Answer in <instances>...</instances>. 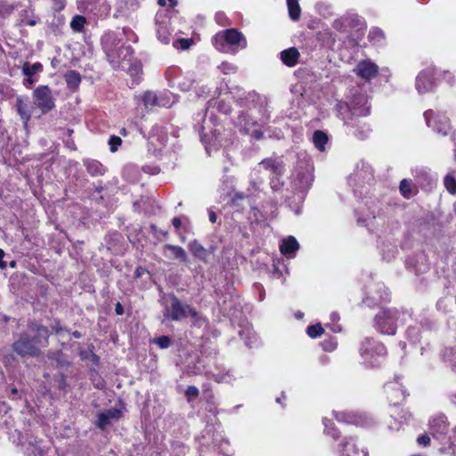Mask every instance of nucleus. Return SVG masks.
I'll use <instances>...</instances> for the list:
<instances>
[{
    "mask_svg": "<svg viewBox=\"0 0 456 456\" xmlns=\"http://www.w3.org/2000/svg\"><path fill=\"white\" fill-rule=\"evenodd\" d=\"M299 249V243L294 236L284 238L280 244L281 253L288 258H293Z\"/></svg>",
    "mask_w": 456,
    "mask_h": 456,
    "instance_id": "5701e85b",
    "label": "nucleus"
},
{
    "mask_svg": "<svg viewBox=\"0 0 456 456\" xmlns=\"http://www.w3.org/2000/svg\"><path fill=\"white\" fill-rule=\"evenodd\" d=\"M134 53V50L130 45H122L118 49V56L123 60L129 59Z\"/></svg>",
    "mask_w": 456,
    "mask_h": 456,
    "instance_id": "603ef678",
    "label": "nucleus"
},
{
    "mask_svg": "<svg viewBox=\"0 0 456 456\" xmlns=\"http://www.w3.org/2000/svg\"><path fill=\"white\" fill-rule=\"evenodd\" d=\"M411 320V314L407 311L400 312L395 308H382L375 315V329L385 335H395L399 324Z\"/></svg>",
    "mask_w": 456,
    "mask_h": 456,
    "instance_id": "f03ea898",
    "label": "nucleus"
},
{
    "mask_svg": "<svg viewBox=\"0 0 456 456\" xmlns=\"http://www.w3.org/2000/svg\"><path fill=\"white\" fill-rule=\"evenodd\" d=\"M379 291H380V296H379V300L380 302H387L389 300V293L387 291V289L383 286V285H379Z\"/></svg>",
    "mask_w": 456,
    "mask_h": 456,
    "instance_id": "774afa93",
    "label": "nucleus"
},
{
    "mask_svg": "<svg viewBox=\"0 0 456 456\" xmlns=\"http://www.w3.org/2000/svg\"><path fill=\"white\" fill-rule=\"evenodd\" d=\"M258 212H260L261 216L265 220L273 219L276 216V213H277V204L275 201L271 200V201L267 202L266 205L263 204L262 209L261 210L258 209Z\"/></svg>",
    "mask_w": 456,
    "mask_h": 456,
    "instance_id": "473e14b6",
    "label": "nucleus"
},
{
    "mask_svg": "<svg viewBox=\"0 0 456 456\" xmlns=\"http://www.w3.org/2000/svg\"><path fill=\"white\" fill-rule=\"evenodd\" d=\"M192 43L193 40L191 38H179L173 43V45L177 49L187 50L191 47Z\"/></svg>",
    "mask_w": 456,
    "mask_h": 456,
    "instance_id": "3c124183",
    "label": "nucleus"
},
{
    "mask_svg": "<svg viewBox=\"0 0 456 456\" xmlns=\"http://www.w3.org/2000/svg\"><path fill=\"white\" fill-rule=\"evenodd\" d=\"M324 332L322 326L318 323L307 327L306 333L312 338L320 337Z\"/></svg>",
    "mask_w": 456,
    "mask_h": 456,
    "instance_id": "a18cd8bd",
    "label": "nucleus"
},
{
    "mask_svg": "<svg viewBox=\"0 0 456 456\" xmlns=\"http://www.w3.org/2000/svg\"><path fill=\"white\" fill-rule=\"evenodd\" d=\"M200 395L198 387L195 386H189L185 390V396L188 402L196 399Z\"/></svg>",
    "mask_w": 456,
    "mask_h": 456,
    "instance_id": "6e6d98bb",
    "label": "nucleus"
},
{
    "mask_svg": "<svg viewBox=\"0 0 456 456\" xmlns=\"http://www.w3.org/2000/svg\"><path fill=\"white\" fill-rule=\"evenodd\" d=\"M449 300L445 297L440 298L436 303V308L444 313L448 312Z\"/></svg>",
    "mask_w": 456,
    "mask_h": 456,
    "instance_id": "e2e57ef3",
    "label": "nucleus"
},
{
    "mask_svg": "<svg viewBox=\"0 0 456 456\" xmlns=\"http://www.w3.org/2000/svg\"><path fill=\"white\" fill-rule=\"evenodd\" d=\"M339 456H368L364 447H359L354 437L349 436L338 445Z\"/></svg>",
    "mask_w": 456,
    "mask_h": 456,
    "instance_id": "2eb2a0df",
    "label": "nucleus"
},
{
    "mask_svg": "<svg viewBox=\"0 0 456 456\" xmlns=\"http://www.w3.org/2000/svg\"><path fill=\"white\" fill-rule=\"evenodd\" d=\"M289 15L292 20H297L300 18L301 8L298 0H286Z\"/></svg>",
    "mask_w": 456,
    "mask_h": 456,
    "instance_id": "e433bc0d",
    "label": "nucleus"
},
{
    "mask_svg": "<svg viewBox=\"0 0 456 456\" xmlns=\"http://www.w3.org/2000/svg\"><path fill=\"white\" fill-rule=\"evenodd\" d=\"M313 183V175L310 168L306 167L305 172H298L292 182L293 190L298 193V198L303 199L306 191L311 187Z\"/></svg>",
    "mask_w": 456,
    "mask_h": 456,
    "instance_id": "dca6fc26",
    "label": "nucleus"
},
{
    "mask_svg": "<svg viewBox=\"0 0 456 456\" xmlns=\"http://www.w3.org/2000/svg\"><path fill=\"white\" fill-rule=\"evenodd\" d=\"M21 70L25 77H33L35 74L43 71V65L40 62L31 64L28 61H26L22 65Z\"/></svg>",
    "mask_w": 456,
    "mask_h": 456,
    "instance_id": "72a5a7b5",
    "label": "nucleus"
},
{
    "mask_svg": "<svg viewBox=\"0 0 456 456\" xmlns=\"http://www.w3.org/2000/svg\"><path fill=\"white\" fill-rule=\"evenodd\" d=\"M33 103L45 115L55 108V100L48 86H37L32 94Z\"/></svg>",
    "mask_w": 456,
    "mask_h": 456,
    "instance_id": "1a4fd4ad",
    "label": "nucleus"
},
{
    "mask_svg": "<svg viewBox=\"0 0 456 456\" xmlns=\"http://www.w3.org/2000/svg\"><path fill=\"white\" fill-rule=\"evenodd\" d=\"M354 72L365 81H370L377 77L379 67L370 60H363L357 63L354 69Z\"/></svg>",
    "mask_w": 456,
    "mask_h": 456,
    "instance_id": "a211bd4d",
    "label": "nucleus"
},
{
    "mask_svg": "<svg viewBox=\"0 0 456 456\" xmlns=\"http://www.w3.org/2000/svg\"><path fill=\"white\" fill-rule=\"evenodd\" d=\"M150 229H151V233L159 240L161 239L160 236L167 237V235H168L167 232L159 229L156 224H151Z\"/></svg>",
    "mask_w": 456,
    "mask_h": 456,
    "instance_id": "bf43d9fd",
    "label": "nucleus"
},
{
    "mask_svg": "<svg viewBox=\"0 0 456 456\" xmlns=\"http://www.w3.org/2000/svg\"><path fill=\"white\" fill-rule=\"evenodd\" d=\"M215 47L227 53H235L246 47V38L236 28H228L216 33L212 39Z\"/></svg>",
    "mask_w": 456,
    "mask_h": 456,
    "instance_id": "7ed1b4c3",
    "label": "nucleus"
},
{
    "mask_svg": "<svg viewBox=\"0 0 456 456\" xmlns=\"http://www.w3.org/2000/svg\"><path fill=\"white\" fill-rule=\"evenodd\" d=\"M188 316L193 319L194 325H200L201 322H205V319L200 315L199 312L194 307L190 310Z\"/></svg>",
    "mask_w": 456,
    "mask_h": 456,
    "instance_id": "052dcab7",
    "label": "nucleus"
},
{
    "mask_svg": "<svg viewBox=\"0 0 456 456\" xmlns=\"http://www.w3.org/2000/svg\"><path fill=\"white\" fill-rule=\"evenodd\" d=\"M52 330L55 332V334L59 335L61 331L69 332V330L61 325V322L59 320L54 321V324L51 326Z\"/></svg>",
    "mask_w": 456,
    "mask_h": 456,
    "instance_id": "69168bd1",
    "label": "nucleus"
},
{
    "mask_svg": "<svg viewBox=\"0 0 456 456\" xmlns=\"http://www.w3.org/2000/svg\"><path fill=\"white\" fill-rule=\"evenodd\" d=\"M359 353L365 364L378 367L387 355V348L381 342L372 338H365L361 343Z\"/></svg>",
    "mask_w": 456,
    "mask_h": 456,
    "instance_id": "39448f33",
    "label": "nucleus"
},
{
    "mask_svg": "<svg viewBox=\"0 0 456 456\" xmlns=\"http://www.w3.org/2000/svg\"><path fill=\"white\" fill-rule=\"evenodd\" d=\"M426 125L436 134L446 136L452 125L449 118L443 112L428 110L423 114Z\"/></svg>",
    "mask_w": 456,
    "mask_h": 456,
    "instance_id": "0eeeda50",
    "label": "nucleus"
},
{
    "mask_svg": "<svg viewBox=\"0 0 456 456\" xmlns=\"http://www.w3.org/2000/svg\"><path fill=\"white\" fill-rule=\"evenodd\" d=\"M400 191L404 198H411L413 194L411 184L407 179H403L400 183Z\"/></svg>",
    "mask_w": 456,
    "mask_h": 456,
    "instance_id": "37998d69",
    "label": "nucleus"
},
{
    "mask_svg": "<svg viewBox=\"0 0 456 456\" xmlns=\"http://www.w3.org/2000/svg\"><path fill=\"white\" fill-rule=\"evenodd\" d=\"M373 180L374 175L371 166L368 162L361 160L357 163L354 174L349 176L348 183L353 187L354 193L362 197L367 193V191L364 190L365 185H370Z\"/></svg>",
    "mask_w": 456,
    "mask_h": 456,
    "instance_id": "423d86ee",
    "label": "nucleus"
},
{
    "mask_svg": "<svg viewBox=\"0 0 456 456\" xmlns=\"http://www.w3.org/2000/svg\"><path fill=\"white\" fill-rule=\"evenodd\" d=\"M322 422L324 425V433L330 435L334 439H338L339 437V432L337 430L332 421L324 418Z\"/></svg>",
    "mask_w": 456,
    "mask_h": 456,
    "instance_id": "ea45409f",
    "label": "nucleus"
},
{
    "mask_svg": "<svg viewBox=\"0 0 456 456\" xmlns=\"http://www.w3.org/2000/svg\"><path fill=\"white\" fill-rule=\"evenodd\" d=\"M399 379L400 377L395 376L394 382H388L385 386L386 391L394 404L399 403V402L403 401L406 396L405 390L402 387L401 384H399Z\"/></svg>",
    "mask_w": 456,
    "mask_h": 456,
    "instance_id": "412c9836",
    "label": "nucleus"
},
{
    "mask_svg": "<svg viewBox=\"0 0 456 456\" xmlns=\"http://www.w3.org/2000/svg\"><path fill=\"white\" fill-rule=\"evenodd\" d=\"M65 82L69 89L77 91L81 83V75L77 70H69L64 75Z\"/></svg>",
    "mask_w": 456,
    "mask_h": 456,
    "instance_id": "7c9ffc66",
    "label": "nucleus"
},
{
    "mask_svg": "<svg viewBox=\"0 0 456 456\" xmlns=\"http://www.w3.org/2000/svg\"><path fill=\"white\" fill-rule=\"evenodd\" d=\"M216 108L219 112L224 114H228L231 111V106L229 103L225 102L224 100L217 101Z\"/></svg>",
    "mask_w": 456,
    "mask_h": 456,
    "instance_id": "680f3d73",
    "label": "nucleus"
},
{
    "mask_svg": "<svg viewBox=\"0 0 456 456\" xmlns=\"http://www.w3.org/2000/svg\"><path fill=\"white\" fill-rule=\"evenodd\" d=\"M240 132L249 135L251 138H256V121L254 115L248 110H241L234 122Z\"/></svg>",
    "mask_w": 456,
    "mask_h": 456,
    "instance_id": "9b49d317",
    "label": "nucleus"
},
{
    "mask_svg": "<svg viewBox=\"0 0 456 456\" xmlns=\"http://www.w3.org/2000/svg\"><path fill=\"white\" fill-rule=\"evenodd\" d=\"M86 22V20L82 15H75L70 22V27L74 31L80 32Z\"/></svg>",
    "mask_w": 456,
    "mask_h": 456,
    "instance_id": "79ce46f5",
    "label": "nucleus"
},
{
    "mask_svg": "<svg viewBox=\"0 0 456 456\" xmlns=\"http://www.w3.org/2000/svg\"><path fill=\"white\" fill-rule=\"evenodd\" d=\"M193 83H194V80L186 79L184 81L179 82L178 86L181 88L182 91L188 92L191 90Z\"/></svg>",
    "mask_w": 456,
    "mask_h": 456,
    "instance_id": "0e129e2a",
    "label": "nucleus"
},
{
    "mask_svg": "<svg viewBox=\"0 0 456 456\" xmlns=\"http://www.w3.org/2000/svg\"><path fill=\"white\" fill-rule=\"evenodd\" d=\"M153 343L158 345L159 348L166 349L172 345V339L169 336L162 335L154 338Z\"/></svg>",
    "mask_w": 456,
    "mask_h": 456,
    "instance_id": "09e8293b",
    "label": "nucleus"
},
{
    "mask_svg": "<svg viewBox=\"0 0 456 456\" xmlns=\"http://www.w3.org/2000/svg\"><path fill=\"white\" fill-rule=\"evenodd\" d=\"M122 417V411L117 408H110L98 413V418L95 421V426L101 429L105 430L108 426L112 424V421H117Z\"/></svg>",
    "mask_w": 456,
    "mask_h": 456,
    "instance_id": "6ab92c4d",
    "label": "nucleus"
},
{
    "mask_svg": "<svg viewBox=\"0 0 456 456\" xmlns=\"http://www.w3.org/2000/svg\"><path fill=\"white\" fill-rule=\"evenodd\" d=\"M47 358L55 362L56 368H63L70 365V362L61 350L49 351L47 353Z\"/></svg>",
    "mask_w": 456,
    "mask_h": 456,
    "instance_id": "c85d7f7f",
    "label": "nucleus"
},
{
    "mask_svg": "<svg viewBox=\"0 0 456 456\" xmlns=\"http://www.w3.org/2000/svg\"><path fill=\"white\" fill-rule=\"evenodd\" d=\"M204 126H200L199 129V134L200 136L201 142L205 144L206 151L209 152L210 147L208 146L209 141L208 139V135L204 134Z\"/></svg>",
    "mask_w": 456,
    "mask_h": 456,
    "instance_id": "338daca9",
    "label": "nucleus"
},
{
    "mask_svg": "<svg viewBox=\"0 0 456 456\" xmlns=\"http://www.w3.org/2000/svg\"><path fill=\"white\" fill-rule=\"evenodd\" d=\"M368 37L373 44L382 45L385 40V34L379 28H372Z\"/></svg>",
    "mask_w": 456,
    "mask_h": 456,
    "instance_id": "4c0bfd02",
    "label": "nucleus"
},
{
    "mask_svg": "<svg viewBox=\"0 0 456 456\" xmlns=\"http://www.w3.org/2000/svg\"><path fill=\"white\" fill-rule=\"evenodd\" d=\"M330 320L332 322V324L328 325L330 328V330L333 332H340L342 330V328L339 324L337 323V322L339 320L338 314L337 313H331Z\"/></svg>",
    "mask_w": 456,
    "mask_h": 456,
    "instance_id": "4d7b16f0",
    "label": "nucleus"
},
{
    "mask_svg": "<svg viewBox=\"0 0 456 456\" xmlns=\"http://www.w3.org/2000/svg\"><path fill=\"white\" fill-rule=\"evenodd\" d=\"M56 381V387L60 391L67 392V387H69L67 383V377L63 372H59L58 375L55 378Z\"/></svg>",
    "mask_w": 456,
    "mask_h": 456,
    "instance_id": "8fccbe9b",
    "label": "nucleus"
},
{
    "mask_svg": "<svg viewBox=\"0 0 456 456\" xmlns=\"http://www.w3.org/2000/svg\"><path fill=\"white\" fill-rule=\"evenodd\" d=\"M263 167L264 169L270 172L272 175L270 178V186L273 191H278L283 186V182L281 180V176L284 173V164L281 159L269 158L262 160L258 163Z\"/></svg>",
    "mask_w": 456,
    "mask_h": 456,
    "instance_id": "6e6552de",
    "label": "nucleus"
},
{
    "mask_svg": "<svg viewBox=\"0 0 456 456\" xmlns=\"http://www.w3.org/2000/svg\"><path fill=\"white\" fill-rule=\"evenodd\" d=\"M270 109L268 99L265 96L258 95V116H261V120L264 124L270 119Z\"/></svg>",
    "mask_w": 456,
    "mask_h": 456,
    "instance_id": "2f4dec72",
    "label": "nucleus"
},
{
    "mask_svg": "<svg viewBox=\"0 0 456 456\" xmlns=\"http://www.w3.org/2000/svg\"><path fill=\"white\" fill-rule=\"evenodd\" d=\"M364 25V20L357 13L347 12L336 19L332 28L339 32H348L350 29H361Z\"/></svg>",
    "mask_w": 456,
    "mask_h": 456,
    "instance_id": "9d476101",
    "label": "nucleus"
},
{
    "mask_svg": "<svg viewBox=\"0 0 456 456\" xmlns=\"http://www.w3.org/2000/svg\"><path fill=\"white\" fill-rule=\"evenodd\" d=\"M358 118L343 117L344 125L346 126L348 134H352L359 140H364L369 136L371 130L369 125L362 123Z\"/></svg>",
    "mask_w": 456,
    "mask_h": 456,
    "instance_id": "f8f14e48",
    "label": "nucleus"
},
{
    "mask_svg": "<svg viewBox=\"0 0 456 456\" xmlns=\"http://www.w3.org/2000/svg\"><path fill=\"white\" fill-rule=\"evenodd\" d=\"M397 253V248L395 245H387V249L382 248V258L387 262L391 261Z\"/></svg>",
    "mask_w": 456,
    "mask_h": 456,
    "instance_id": "de8ad7c7",
    "label": "nucleus"
},
{
    "mask_svg": "<svg viewBox=\"0 0 456 456\" xmlns=\"http://www.w3.org/2000/svg\"><path fill=\"white\" fill-rule=\"evenodd\" d=\"M83 165L91 176H102L107 171V168L96 159H85Z\"/></svg>",
    "mask_w": 456,
    "mask_h": 456,
    "instance_id": "a878e982",
    "label": "nucleus"
},
{
    "mask_svg": "<svg viewBox=\"0 0 456 456\" xmlns=\"http://www.w3.org/2000/svg\"><path fill=\"white\" fill-rule=\"evenodd\" d=\"M322 346L324 351L332 352L337 348L338 342L335 338H330L323 340Z\"/></svg>",
    "mask_w": 456,
    "mask_h": 456,
    "instance_id": "864d4df0",
    "label": "nucleus"
},
{
    "mask_svg": "<svg viewBox=\"0 0 456 456\" xmlns=\"http://www.w3.org/2000/svg\"><path fill=\"white\" fill-rule=\"evenodd\" d=\"M444 184L450 193L453 194L456 192V179L451 174L445 175Z\"/></svg>",
    "mask_w": 456,
    "mask_h": 456,
    "instance_id": "49530a36",
    "label": "nucleus"
},
{
    "mask_svg": "<svg viewBox=\"0 0 456 456\" xmlns=\"http://www.w3.org/2000/svg\"><path fill=\"white\" fill-rule=\"evenodd\" d=\"M280 54L281 60L286 66L294 67L297 63L299 53L296 47L283 50Z\"/></svg>",
    "mask_w": 456,
    "mask_h": 456,
    "instance_id": "cd10ccee",
    "label": "nucleus"
},
{
    "mask_svg": "<svg viewBox=\"0 0 456 456\" xmlns=\"http://www.w3.org/2000/svg\"><path fill=\"white\" fill-rule=\"evenodd\" d=\"M109 145H110V150L111 152H116L118 149V147L121 145L122 143V140L120 137L117 136V135H111L109 139Z\"/></svg>",
    "mask_w": 456,
    "mask_h": 456,
    "instance_id": "5fc2aeb1",
    "label": "nucleus"
},
{
    "mask_svg": "<svg viewBox=\"0 0 456 456\" xmlns=\"http://www.w3.org/2000/svg\"><path fill=\"white\" fill-rule=\"evenodd\" d=\"M338 116L343 117H365L370 114V107L367 106V96L361 93L352 94L349 102H338L336 105Z\"/></svg>",
    "mask_w": 456,
    "mask_h": 456,
    "instance_id": "20e7f679",
    "label": "nucleus"
},
{
    "mask_svg": "<svg viewBox=\"0 0 456 456\" xmlns=\"http://www.w3.org/2000/svg\"><path fill=\"white\" fill-rule=\"evenodd\" d=\"M167 297L170 299L171 305L169 308L166 307L164 316L174 322L184 319L185 312L181 300L174 293L167 294Z\"/></svg>",
    "mask_w": 456,
    "mask_h": 456,
    "instance_id": "f3484780",
    "label": "nucleus"
},
{
    "mask_svg": "<svg viewBox=\"0 0 456 456\" xmlns=\"http://www.w3.org/2000/svg\"><path fill=\"white\" fill-rule=\"evenodd\" d=\"M157 37L159 40L165 45H168L170 42V33L165 26H159L157 29Z\"/></svg>",
    "mask_w": 456,
    "mask_h": 456,
    "instance_id": "c03bdc74",
    "label": "nucleus"
},
{
    "mask_svg": "<svg viewBox=\"0 0 456 456\" xmlns=\"http://www.w3.org/2000/svg\"><path fill=\"white\" fill-rule=\"evenodd\" d=\"M283 265V264L281 261H278L275 263L273 261V269H272V278L273 279H281L283 276L282 270L280 268V265Z\"/></svg>",
    "mask_w": 456,
    "mask_h": 456,
    "instance_id": "13d9d810",
    "label": "nucleus"
},
{
    "mask_svg": "<svg viewBox=\"0 0 456 456\" xmlns=\"http://www.w3.org/2000/svg\"><path fill=\"white\" fill-rule=\"evenodd\" d=\"M334 416L338 422L353 424L355 426H365L368 424V418L362 413L354 411H335Z\"/></svg>",
    "mask_w": 456,
    "mask_h": 456,
    "instance_id": "aec40b11",
    "label": "nucleus"
},
{
    "mask_svg": "<svg viewBox=\"0 0 456 456\" xmlns=\"http://www.w3.org/2000/svg\"><path fill=\"white\" fill-rule=\"evenodd\" d=\"M420 328L418 324L410 325L406 330V338L411 343H417L419 341Z\"/></svg>",
    "mask_w": 456,
    "mask_h": 456,
    "instance_id": "58836bf2",
    "label": "nucleus"
},
{
    "mask_svg": "<svg viewBox=\"0 0 456 456\" xmlns=\"http://www.w3.org/2000/svg\"><path fill=\"white\" fill-rule=\"evenodd\" d=\"M328 135L324 132L317 130L314 133L313 142L316 149L320 151H323L325 150V145L328 142Z\"/></svg>",
    "mask_w": 456,
    "mask_h": 456,
    "instance_id": "c9c22d12",
    "label": "nucleus"
},
{
    "mask_svg": "<svg viewBox=\"0 0 456 456\" xmlns=\"http://www.w3.org/2000/svg\"><path fill=\"white\" fill-rule=\"evenodd\" d=\"M188 248L194 257L207 262L208 256V249L205 248L197 240H193L188 244Z\"/></svg>",
    "mask_w": 456,
    "mask_h": 456,
    "instance_id": "bb28decb",
    "label": "nucleus"
},
{
    "mask_svg": "<svg viewBox=\"0 0 456 456\" xmlns=\"http://www.w3.org/2000/svg\"><path fill=\"white\" fill-rule=\"evenodd\" d=\"M435 68L428 67L419 73L416 77L415 86L419 94L431 92L435 87Z\"/></svg>",
    "mask_w": 456,
    "mask_h": 456,
    "instance_id": "ddd939ff",
    "label": "nucleus"
},
{
    "mask_svg": "<svg viewBox=\"0 0 456 456\" xmlns=\"http://www.w3.org/2000/svg\"><path fill=\"white\" fill-rule=\"evenodd\" d=\"M406 268L415 274L425 273L429 270V263L427 256L423 252L408 256L405 261Z\"/></svg>",
    "mask_w": 456,
    "mask_h": 456,
    "instance_id": "4468645a",
    "label": "nucleus"
},
{
    "mask_svg": "<svg viewBox=\"0 0 456 456\" xmlns=\"http://www.w3.org/2000/svg\"><path fill=\"white\" fill-rule=\"evenodd\" d=\"M429 428L433 436L444 435L448 431L447 419L444 415H438L429 420Z\"/></svg>",
    "mask_w": 456,
    "mask_h": 456,
    "instance_id": "b1692460",
    "label": "nucleus"
},
{
    "mask_svg": "<svg viewBox=\"0 0 456 456\" xmlns=\"http://www.w3.org/2000/svg\"><path fill=\"white\" fill-rule=\"evenodd\" d=\"M28 328L33 335L21 332L12 344V351L20 358H38L43 354L42 347L49 344L51 332L49 329L36 320L28 322Z\"/></svg>",
    "mask_w": 456,
    "mask_h": 456,
    "instance_id": "f257e3e1",
    "label": "nucleus"
},
{
    "mask_svg": "<svg viewBox=\"0 0 456 456\" xmlns=\"http://www.w3.org/2000/svg\"><path fill=\"white\" fill-rule=\"evenodd\" d=\"M85 9L89 12H93L96 16L106 14L109 11V7L105 0H86Z\"/></svg>",
    "mask_w": 456,
    "mask_h": 456,
    "instance_id": "393cba45",
    "label": "nucleus"
},
{
    "mask_svg": "<svg viewBox=\"0 0 456 456\" xmlns=\"http://www.w3.org/2000/svg\"><path fill=\"white\" fill-rule=\"evenodd\" d=\"M442 358L452 370L456 371V347L445 348L442 353Z\"/></svg>",
    "mask_w": 456,
    "mask_h": 456,
    "instance_id": "f704fd0d",
    "label": "nucleus"
},
{
    "mask_svg": "<svg viewBox=\"0 0 456 456\" xmlns=\"http://www.w3.org/2000/svg\"><path fill=\"white\" fill-rule=\"evenodd\" d=\"M15 109L24 125L26 126L32 116V107L28 103V96H17Z\"/></svg>",
    "mask_w": 456,
    "mask_h": 456,
    "instance_id": "4be33fe9",
    "label": "nucleus"
},
{
    "mask_svg": "<svg viewBox=\"0 0 456 456\" xmlns=\"http://www.w3.org/2000/svg\"><path fill=\"white\" fill-rule=\"evenodd\" d=\"M163 249L171 251L173 254V259L178 260L184 264L189 262V257L186 251L180 246L165 244Z\"/></svg>",
    "mask_w": 456,
    "mask_h": 456,
    "instance_id": "c756f323",
    "label": "nucleus"
},
{
    "mask_svg": "<svg viewBox=\"0 0 456 456\" xmlns=\"http://www.w3.org/2000/svg\"><path fill=\"white\" fill-rule=\"evenodd\" d=\"M142 101L143 102V104L146 108L153 107L158 104V97L157 95L152 92H145L142 95Z\"/></svg>",
    "mask_w": 456,
    "mask_h": 456,
    "instance_id": "a19ab883",
    "label": "nucleus"
}]
</instances>
